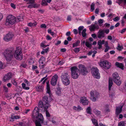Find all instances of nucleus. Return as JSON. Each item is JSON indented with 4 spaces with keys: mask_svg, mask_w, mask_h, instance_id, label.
Wrapping results in <instances>:
<instances>
[{
    "mask_svg": "<svg viewBox=\"0 0 126 126\" xmlns=\"http://www.w3.org/2000/svg\"><path fill=\"white\" fill-rule=\"evenodd\" d=\"M50 102L47 96H44L43 98L42 101H40L39 102V107L42 111L45 112L50 107L49 103Z\"/></svg>",
    "mask_w": 126,
    "mask_h": 126,
    "instance_id": "nucleus-1",
    "label": "nucleus"
},
{
    "mask_svg": "<svg viewBox=\"0 0 126 126\" xmlns=\"http://www.w3.org/2000/svg\"><path fill=\"white\" fill-rule=\"evenodd\" d=\"M14 50L12 49H7L4 51L3 55L7 62H9L12 60L14 57Z\"/></svg>",
    "mask_w": 126,
    "mask_h": 126,
    "instance_id": "nucleus-2",
    "label": "nucleus"
},
{
    "mask_svg": "<svg viewBox=\"0 0 126 126\" xmlns=\"http://www.w3.org/2000/svg\"><path fill=\"white\" fill-rule=\"evenodd\" d=\"M62 81L63 84L65 85H68L70 83L69 76L67 72H64L62 74L61 76Z\"/></svg>",
    "mask_w": 126,
    "mask_h": 126,
    "instance_id": "nucleus-3",
    "label": "nucleus"
},
{
    "mask_svg": "<svg viewBox=\"0 0 126 126\" xmlns=\"http://www.w3.org/2000/svg\"><path fill=\"white\" fill-rule=\"evenodd\" d=\"M16 48V49L14 50L15 52L14 56L16 60L19 61L21 60L23 58L22 48Z\"/></svg>",
    "mask_w": 126,
    "mask_h": 126,
    "instance_id": "nucleus-4",
    "label": "nucleus"
},
{
    "mask_svg": "<svg viewBox=\"0 0 126 126\" xmlns=\"http://www.w3.org/2000/svg\"><path fill=\"white\" fill-rule=\"evenodd\" d=\"M72 77L74 79H77L80 75L79 73V70L76 66L71 67L70 68Z\"/></svg>",
    "mask_w": 126,
    "mask_h": 126,
    "instance_id": "nucleus-5",
    "label": "nucleus"
},
{
    "mask_svg": "<svg viewBox=\"0 0 126 126\" xmlns=\"http://www.w3.org/2000/svg\"><path fill=\"white\" fill-rule=\"evenodd\" d=\"M112 80L118 85H120L121 83V81L120 80V77L117 72H115L113 74Z\"/></svg>",
    "mask_w": 126,
    "mask_h": 126,
    "instance_id": "nucleus-6",
    "label": "nucleus"
},
{
    "mask_svg": "<svg viewBox=\"0 0 126 126\" xmlns=\"http://www.w3.org/2000/svg\"><path fill=\"white\" fill-rule=\"evenodd\" d=\"M113 84V82L111 78H109V96L111 98H112L113 97L115 96V92L113 89L111 90V86Z\"/></svg>",
    "mask_w": 126,
    "mask_h": 126,
    "instance_id": "nucleus-7",
    "label": "nucleus"
},
{
    "mask_svg": "<svg viewBox=\"0 0 126 126\" xmlns=\"http://www.w3.org/2000/svg\"><path fill=\"white\" fill-rule=\"evenodd\" d=\"M16 21V17L14 16L10 15L8 16L6 20V25L9 24L13 25L14 24Z\"/></svg>",
    "mask_w": 126,
    "mask_h": 126,
    "instance_id": "nucleus-8",
    "label": "nucleus"
},
{
    "mask_svg": "<svg viewBox=\"0 0 126 126\" xmlns=\"http://www.w3.org/2000/svg\"><path fill=\"white\" fill-rule=\"evenodd\" d=\"M91 95V98L93 102H95L96 100V99L98 98L100 96L99 93L95 91H93L90 93Z\"/></svg>",
    "mask_w": 126,
    "mask_h": 126,
    "instance_id": "nucleus-9",
    "label": "nucleus"
},
{
    "mask_svg": "<svg viewBox=\"0 0 126 126\" xmlns=\"http://www.w3.org/2000/svg\"><path fill=\"white\" fill-rule=\"evenodd\" d=\"M91 73L92 75L96 79H99L100 78L98 70L97 68L93 67L91 69Z\"/></svg>",
    "mask_w": 126,
    "mask_h": 126,
    "instance_id": "nucleus-10",
    "label": "nucleus"
},
{
    "mask_svg": "<svg viewBox=\"0 0 126 126\" xmlns=\"http://www.w3.org/2000/svg\"><path fill=\"white\" fill-rule=\"evenodd\" d=\"M79 71H80L81 74L83 75H85L88 73V71L86 68L85 66L81 64L79 65Z\"/></svg>",
    "mask_w": 126,
    "mask_h": 126,
    "instance_id": "nucleus-11",
    "label": "nucleus"
},
{
    "mask_svg": "<svg viewBox=\"0 0 126 126\" xmlns=\"http://www.w3.org/2000/svg\"><path fill=\"white\" fill-rule=\"evenodd\" d=\"M101 66L106 69H108L111 67L110 63L107 61H101L99 63Z\"/></svg>",
    "mask_w": 126,
    "mask_h": 126,
    "instance_id": "nucleus-12",
    "label": "nucleus"
},
{
    "mask_svg": "<svg viewBox=\"0 0 126 126\" xmlns=\"http://www.w3.org/2000/svg\"><path fill=\"white\" fill-rule=\"evenodd\" d=\"M36 115V118L35 120H33V116H32V120L33 122L37 121V122H40L42 123L44 121V118L42 115L41 113H38Z\"/></svg>",
    "mask_w": 126,
    "mask_h": 126,
    "instance_id": "nucleus-13",
    "label": "nucleus"
},
{
    "mask_svg": "<svg viewBox=\"0 0 126 126\" xmlns=\"http://www.w3.org/2000/svg\"><path fill=\"white\" fill-rule=\"evenodd\" d=\"M39 66L40 69L44 68L45 63V58L42 57H41L39 61Z\"/></svg>",
    "mask_w": 126,
    "mask_h": 126,
    "instance_id": "nucleus-14",
    "label": "nucleus"
},
{
    "mask_svg": "<svg viewBox=\"0 0 126 126\" xmlns=\"http://www.w3.org/2000/svg\"><path fill=\"white\" fill-rule=\"evenodd\" d=\"M14 35L12 32H10L7 34L4 37V40L7 42H8L12 40Z\"/></svg>",
    "mask_w": 126,
    "mask_h": 126,
    "instance_id": "nucleus-15",
    "label": "nucleus"
},
{
    "mask_svg": "<svg viewBox=\"0 0 126 126\" xmlns=\"http://www.w3.org/2000/svg\"><path fill=\"white\" fill-rule=\"evenodd\" d=\"M79 102L84 105H87L89 104V101L85 96H83L80 98Z\"/></svg>",
    "mask_w": 126,
    "mask_h": 126,
    "instance_id": "nucleus-16",
    "label": "nucleus"
},
{
    "mask_svg": "<svg viewBox=\"0 0 126 126\" xmlns=\"http://www.w3.org/2000/svg\"><path fill=\"white\" fill-rule=\"evenodd\" d=\"M58 78V77L57 75H55L52 77L50 81L51 84L52 86H54L56 85Z\"/></svg>",
    "mask_w": 126,
    "mask_h": 126,
    "instance_id": "nucleus-17",
    "label": "nucleus"
},
{
    "mask_svg": "<svg viewBox=\"0 0 126 126\" xmlns=\"http://www.w3.org/2000/svg\"><path fill=\"white\" fill-rule=\"evenodd\" d=\"M97 44L99 45V47H101L103 44H104L105 47H109L108 46V42L107 41H105L104 40H99Z\"/></svg>",
    "mask_w": 126,
    "mask_h": 126,
    "instance_id": "nucleus-18",
    "label": "nucleus"
},
{
    "mask_svg": "<svg viewBox=\"0 0 126 126\" xmlns=\"http://www.w3.org/2000/svg\"><path fill=\"white\" fill-rule=\"evenodd\" d=\"M97 36L100 39L104 38L105 37L104 31L103 30H99L97 33Z\"/></svg>",
    "mask_w": 126,
    "mask_h": 126,
    "instance_id": "nucleus-19",
    "label": "nucleus"
},
{
    "mask_svg": "<svg viewBox=\"0 0 126 126\" xmlns=\"http://www.w3.org/2000/svg\"><path fill=\"white\" fill-rule=\"evenodd\" d=\"M38 113H39V109L38 107H36L34 108L32 113V116H33L34 120L36 118V115Z\"/></svg>",
    "mask_w": 126,
    "mask_h": 126,
    "instance_id": "nucleus-20",
    "label": "nucleus"
},
{
    "mask_svg": "<svg viewBox=\"0 0 126 126\" xmlns=\"http://www.w3.org/2000/svg\"><path fill=\"white\" fill-rule=\"evenodd\" d=\"M12 77V74L11 73H9L5 75L3 77V80L4 82L9 80Z\"/></svg>",
    "mask_w": 126,
    "mask_h": 126,
    "instance_id": "nucleus-21",
    "label": "nucleus"
},
{
    "mask_svg": "<svg viewBox=\"0 0 126 126\" xmlns=\"http://www.w3.org/2000/svg\"><path fill=\"white\" fill-rule=\"evenodd\" d=\"M123 106H120L118 107H116V114L118 115L122 111Z\"/></svg>",
    "mask_w": 126,
    "mask_h": 126,
    "instance_id": "nucleus-22",
    "label": "nucleus"
},
{
    "mask_svg": "<svg viewBox=\"0 0 126 126\" xmlns=\"http://www.w3.org/2000/svg\"><path fill=\"white\" fill-rule=\"evenodd\" d=\"M99 26H98L95 25H92L89 28L90 31H94L95 30H97L99 28Z\"/></svg>",
    "mask_w": 126,
    "mask_h": 126,
    "instance_id": "nucleus-23",
    "label": "nucleus"
},
{
    "mask_svg": "<svg viewBox=\"0 0 126 126\" xmlns=\"http://www.w3.org/2000/svg\"><path fill=\"white\" fill-rule=\"evenodd\" d=\"M115 65L117 67L120 68L122 70L124 69V65L122 63L117 62L115 63Z\"/></svg>",
    "mask_w": 126,
    "mask_h": 126,
    "instance_id": "nucleus-24",
    "label": "nucleus"
},
{
    "mask_svg": "<svg viewBox=\"0 0 126 126\" xmlns=\"http://www.w3.org/2000/svg\"><path fill=\"white\" fill-rule=\"evenodd\" d=\"M97 52L96 51L94 50L93 51L91 50L90 51H89L88 52V53H87V54L89 55H91L92 53H93V54L92 55V57H94L95 56V54H96Z\"/></svg>",
    "mask_w": 126,
    "mask_h": 126,
    "instance_id": "nucleus-25",
    "label": "nucleus"
},
{
    "mask_svg": "<svg viewBox=\"0 0 126 126\" xmlns=\"http://www.w3.org/2000/svg\"><path fill=\"white\" fill-rule=\"evenodd\" d=\"M47 93H48L50 95L51 94V92L50 90V88L49 87V85L48 82L47 83Z\"/></svg>",
    "mask_w": 126,
    "mask_h": 126,
    "instance_id": "nucleus-26",
    "label": "nucleus"
},
{
    "mask_svg": "<svg viewBox=\"0 0 126 126\" xmlns=\"http://www.w3.org/2000/svg\"><path fill=\"white\" fill-rule=\"evenodd\" d=\"M86 111L87 113L90 114H92V110L91 107H88L86 109Z\"/></svg>",
    "mask_w": 126,
    "mask_h": 126,
    "instance_id": "nucleus-27",
    "label": "nucleus"
},
{
    "mask_svg": "<svg viewBox=\"0 0 126 126\" xmlns=\"http://www.w3.org/2000/svg\"><path fill=\"white\" fill-rule=\"evenodd\" d=\"M57 90L56 91V94L58 95H60L61 94V88L58 87L57 88Z\"/></svg>",
    "mask_w": 126,
    "mask_h": 126,
    "instance_id": "nucleus-28",
    "label": "nucleus"
},
{
    "mask_svg": "<svg viewBox=\"0 0 126 126\" xmlns=\"http://www.w3.org/2000/svg\"><path fill=\"white\" fill-rule=\"evenodd\" d=\"M37 91L39 92H42L43 91V86L40 85L36 87Z\"/></svg>",
    "mask_w": 126,
    "mask_h": 126,
    "instance_id": "nucleus-29",
    "label": "nucleus"
},
{
    "mask_svg": "<svg viewBox=\"0 0 126 126\" xmlns=\"http://www.w3.org/2000/svg\"><path fill=\"white\" fill-rule=\"evenodd\" d=\"M20 117L18 115H14V114L11 115V118L12 120L14 119H19Z\"/></svg>",
    "mask_w": 126,
    "mask_h": 126,
    "instance_id": "nucleus-30",
    "label": "nucleus"
},
{
    "mask_svg": "<svg viewBox=\"0 0 126 126\" xmlns=\"http://www.w3.org/2000/svg\"><path fill=\"white\" fill-rule=\"evenodd\" d=\"M36 25V22L35 21L33 22L29 23L28 24V26L32 27L33 26H35Z\"/></svg>",
    "mask_w": 126,
    "mask_h": 126,
    "instance_id": "nucleus-31",
    "label": "nucleus"
},
{
    "mask_svg": "<svg viewBox=\"0 0 126 126\" xmlns=\"http://www.w3.org/2000/svg\"><path fill=\"white\" fill-rule=\"evenodd\" d=\"M92 120L93 123L95 126H99L98 124L97 121L96 120L94 119H92Z\"/></svg>",
    "mask_w": 126,
    "mask_h": 126,
    "instance_id": "nucleus-32",
    "label": "nucleus"
},
{
    "mask_svg": "<svg viewBox=\"0 0 126 126\" xmlns=\"http://www.w3.org/2000/svg\"><path fill=\"white\" fill-rule=\"evenodd\" d=\"M86 29H85L83 30L81 33V34L83 37H85L87 35L86 33Z\"/></svg>",
    "mask_w": 126,
    "mask_h": 126,
    "instance_id": "nucleus-33",
    "label": "nucleus"
},
{
    "mask_svg": "<svg viewBox=\"0 0 126 126\" xmlns=\"http://www.w3.org/2000/svg\"><path fill=\"white\" fill-rule=\"evenodd\" d=\"M23 20V18L22 16H17L16 20L17 22L22 21Z\"/></svg>",
    "mask_w": 126,
    "mask_h": 126,
    "instance_id": "nucleus-34",
    "label": "nucleus"
},
{
    "mask_svg": "<svg viewBox=\"0 0 126 126\" xmlns=\"http://www.w3.org/2000/svg\"><path fill=\"white\" fill-rule=\"evenodd\" d=\"M49 48H47L45 49H43L42 51L41 52V54H44L45 53H47L49 50Z\"/></svg>",
    "mask_w": 126,
    "mask_h": 126,
    "instance_id": "nucleus-35",
    "label": "nucleus"
},
{
    "mask_svg": "<svg viewBox=\"0 0 126 126\" xmlns=\"http://www.w3.org/2000/svg\"><path fill=\"white\" fill-rule=\"evenodd\" d=\"M41 5L43 6H45L48 5L47 3L46 0H42L41 3Z\"/></svg>",
    "mask_w": 126,
    "mask_h": 126,
    "instance_id": "nucleus-36",
    "label": "nucleus"
},
{
    "mask_svg": "<svg viewBox=\"0 0 126 126\" xmlns=\"http://www.w3.org/2000/svg\"><path fill=\"white\" fill-rule=\"evenodd\" d=\"M94 114L97 115H99L101 113V112L100 111H98L96 109L94 110Z\"/></svg>",
    "mask_w": 126,
    "mask_h": 126,
    "instance_id": "nucleus-37",
    "label": "nucleus"
},
{
    "mask_svg": "<svg viewBox=\"0 0 126 126\" xmlns=\"http://www.w3.org/2000/svg\"><path fill=\"white\" fill-rule=\"evenodd\" d=\"M83 28L84 27L82 26H80L78 28V30H79V35H81V31L82 30Z\"/></svg>",
    "mask_w": 126,
    "mask_h": 126,
    "instance_id": "nucleus-38",
    "label": "nucleus"
},
{
    "mask_svg": "<svg viewBox=\"0 0 126 126\" xmlns=\"http://www.w3.org/2000/svg\"><path fill=\"white\" fill-rule=\"evenodd\" d=\"M125 121H121L118 124V126H125Z\"/></svg>",
    "mask_w": 126,
    "mask_h": 126,
    "instance_id": "nucleus-39",
    "label": "nucleus"
},
{
    "mask_svg": "<svg viewBox=\"0 0 126 126\" xmlns=\"http://www.w3.org/2000/svg\"><path fill=\"white\" fill-rule=\"evenodd\" d=\"M47 77V76H46L45 77H44L42 78L41 80L39 81V83H40L42 81L44 80V81H43V82L42 83L43 84H44L45 83L46 80H47V79L46 78V77Z\"/></svg>",
    "mask_w": 126,
    "mask_h": 126,
    "instance_id": "nucleus-40",
    "label": "nucleus"
},
{
    "mask_svg": "<svg viewBox=\"0 0 126 126\" xmlns=\"http://www.w3.org/2000/svg\"><path fill=\"white\" fill-rule=\"evenodd\" d=\"M80 41L79 40H78L76 42L74 43L73 44V47H77L78 46L79 44Z\"/></svg>",
    "mask_w": 126,
    "mask_h": 126,
    "instance_id": "nucleus-41",
    "label": "nucleus"
},
{
    "mask_svg": "<svg viewBox=\"0 0 126 126\" xmlns=\"http://www.w3.org/2000/svg\"><path fill=\"white\" fill-rule=\"evenodd\" d=\"M92 45V44L91 42H85L86 46L87 47H90Z\"/></svg>",
    "mask_w": 126,
    "mask_h": 126,
    "instance_id": "nucleus-42",
    "label": "nucleus"
},
{
    "mask_svg": "<svg viewBox=\"0 0 126 126\" xmlns=\"http://www.w3.org/2000/svg\"><path fill=\"white\" fill-rule=\"evenodd\" d=\"M3 89L4 92L5 93H7L9 91V89L7 87L5 86H3Z\"/></svg>",
    "mask_w": 126,
    "mask_h": 126,
    "instance_id": "nucleus-43",
    "label": "nucleus"
},
{
    "mask_svg": "<svg viewBox=\"0 0 126 126\" xmlns=\"http://www.w3.org/2000/svg\"><path fill=\"white\" fill-rule=\"evenodd\" d=\"M95 4L94 3H92L91 6V12H93L94 9Z\"/></svg>",
    "mask_w": 126,
    "mask_h": 126,
    "instance_id": "nucleus-44",
    "label": "nucleus"
},
{
    "mask_svg": "<svg viewBox=\"0 0 126 126\" xmlns=\"http://www.w3.org/2000/svg\"><path fill=\"white\" fill-rule=\"evenodd\" d=\"M22 86L23 89L25 90H29V87H26V84L25 83H23L22 84Z\"/></svg>",
    "mask_w": 126,
    "mask_h": 126,
    "instance_id": "nucleus-45",
    "label": "nucleus"
},
{
    "mask_svg": "<svg viewBox=\"0 0 126 126\" xmlns=\"http://www.w3.org/2000/svg\"><path fill=\"white\" fill-rule=\"evenodd\" d=\"M35 124L36 125V126H41V125L40 122H37V121H34Z\"/></svg>",
    "mask_w": 126,
    "mask_h": 126,
    "instance_id": "nucleus-46",
    "label": "nucleus"
},
{
    "mask_svg": "<svg viewBox=\"0 0 126 126\" xmlns=\"http://www.w3.org/2000/svg\"><path fill=\"white\" fill-rule=\"evenodd\" d=\"M45 111H46V116L47 117H50V115L48 111L47 110V109Z\"/></svg>",
    "mask_w": 126,
    "mask_h": 126,
    "instance_id": "nucleus-47",
    "label": "nucleus"
},
{
    "mask_svg": "<svg viewBox=\"0 0 126 126\" xmlns=\"http://www.w3.org/2000/svg\"><path fill=\"white\" fill-rule=\"evenodd\" d=\"M126 47V43H124L123 45L121 46H120L119 44H118V46H117V47Z\"/></svg>",
    "mask_w": 126,
    "mask_h": 126,
    "instance_id": "nucleus-48",
    "label": "nucleus"
},
{
    "mask_svg": "<svg viewBox=\"0 0 126 126\" xmlns=\"http://www.w3.org/2000/svg\"><path fill=\"white\" fill-rule=\"evenodd\" d=\"M119 18L118 16H116L113 19V20L115 21H117L119 20Z\"/></svg>",
    "mask_w": 126,
    "mask_h": 126,
    "instance_id": "nucleus-49",
    "label": "nucleus"
},
{
    "mask_svg": "<svg viewBox=\"0 0 126 126\" xmlns=\"http://www.w3.org/2000/svg\"><path fill=\"white\" fill-rule=\"evenodd\" d=\"M24 81V82L26 84V85L27 86H29L30 85V82L27 79H25Z\"/></svg>",
    "mask_w": 126,
    "mask_h": 126,
    "instance_id": "nucleus-50",
    "label": "nucleus"
},
{
    "mask_svg": "<svg viewBox=\"0 0 126 126\" xmlns=\"http://www.w3.org/2000/svg\"><path fill=\"white\" fill-rule=\"evenodd\" d=\"M78 110L77 111H79L81 110H83V109L80 107V106L79 105L77 107Z\"/></svg>",
    "mask_w": 126,
    "mask_h": 126,
    "instance_id": "nucleus-51",
    "label": "nucleus"
},
{
    "mask_svg": "<svg viewBox=\"0 0 126 126\" xmlns=\"http://www.w3.org/2000/svg\"><path fill=\"white\" fill-rule=\"evenodd\" d=\"M40 27L41 28H46V26L45 24H42L40 26Z\"/></svg>",
    "mask_w": 126,
    "mask_h": 126,
    "instance_id": "nucleus-52",
    "label": "nucleus"
},
{
    "mask_svg": "<svg viewBox=\"0 0 126 126\" xmlns=\"http://www.w3.org/2000/svg\"><path fill=\"white\" fill-rule=\"evenodd\" d=\"M103 19H100L98 21V22L99 24H101L103 22Z\"/></svg>",
    "mask_w": 126,
    "mask_h": 126,
    "instance_id": "nucleus-53",
    "label": "nucleus"
},
{
    "mask_svg": "<svg viewBox=\"0 0 126 126\" xmlns=\"http://www.w3.org/2000/svg\"><path fill=\"white\" fill-rule=\"evenodd\" d=\"M67 20L68 21H71V16L70 15L68 16L67 18Z\"/></svg>",
    "mask_w": 126,
    "mask_h": 126,
    "instance_id": "nucleus-54",
    "label": "nucleus"
},
{
    "mask_svg": "<svg viewBox=\"0 0 126 126\" xmlns=\"http://www.w3.org/2000/svg\"><path fill=\"white\" fill-rule=\"evenodd\" d=\"M74 50L75 52H78L79 51V48H75Z\"/></svg>",
    "mask_w": 126,
    "mask_h": 126,
    "instance_id": "nucleus-55",
    "label": "nucleus"
},
{
    "mask_svg": "<svg viewBox=\"0 0 126 126\" xmlns=\"http://www.w3.org/2000/svg\"><path fill=\"white\" fill-rule=\"evenodd\" d=\"M46 38L48 40H50L52 38L49 35H48L47 36Z\"/></svg>",
    "mask_w": 126,
    "mask_h": 126,
    "instance_id": "nucleus-56",
    "label": "nucleus"
},
{
    "mask_svg": "<svg viewBox=\"0 0 126 126\" xmlns=\"http://www.w3.org/2000/svg\"><path fill=\"white\" fill-rule=\"evenodd\" d=\"M37 68V66H34V65H32V70H34L35 69H36Z\"/></svg>",
    "mask_w": 126,
    "mask_h": 126,
    "instance_id": "nucleus-57",
    "label": "nucleus"
},
{
    "mask_svg": "<svg viewBox=\"0 0 126 126\" xmlns=\"http://www.w3.org/2000/svg\"><path fill=\"white\" fill-rule=\"evenodd\" d=\"M3 64L2 62L0 61V70L3 69Z\"/></svg>",
    "mask_w": 126,
    "mask_h": 126,
    "instance_id": "nucleus-58",
    "label": "nucleus"
},
{
    "mask_svg": "<svg viewBox=\"0 0 126 126\" xmlns=\"http://www.w3.org/2000/svg\"><path fill=\"white\" fill-rule=\"evenodd\" d=\"M11 7L15 9L16 8V6L15 4H13V3H11Z\"/></svg>",
    "mask_w": 126,
    "mask_h": 126,
    "instance_id": "nucleus-59",
    "label": "nucleus"
},
{
    "mask_svg": "<svg viewBox=\"0 0 126 126\" xmlns=\"http://www.w3.org/2000/svg\"><path fill=\"white\" fill-rule=\"evenodd\" d=\"M99 11V9L97 8L96 9L95 11V13L96 14H98Z\"/></svg>",
    "mask_w": 126,
    "mask_h": 126,
    "instance_id": "nucleus-60",
    "label": "nucleus"
},
{
    "mask_svg": "<svg viewBox=\"0 0 126 126\" xmlns=\"http://www.w3.org/2000/svg\"><path fill=\"white\" fill-rule=\"evenodd\" d=\"M35 1L34 0H28V1L29 2V3L33 4Z\"/></svg>",
    "mask_w": 126,
    "mask_h": 126,
    "instance_id": "nucleus-61",
    "label": "nucleus"
},
{
    "mask_svg": "<svg viewBox=\"0 0 126 126\" xmlns=\"http://www.w3.org/2000/svg\"><path fill=\"white\" fill-rule=\"evenodd\" d=\"M25 32H28L29 31V29L28 27H26L25 29H24Z\"/></svg>",
    "mask_w": 126,
    "mask_h": 126,
    "instance_id": "nucleus-62",
    "label": "nucleus"
},
{
    "mask_svg": "<svg viewBox=\"0 0 126 126\" xmlns=\"http://www.w3.org/2000/svg\"><path fill=\"white\" fill-rule=\"evenodd\" d=\"M12 82L13 84L15 86H16L17 85V83L16 82L15 80H13Z\"/></svg>",
    "mask_w": 126,
    "mask_h": 126,
    "instance_id": "nucleus-63",
    "label": "nucleus"
},
{
    "mask_svg": "<svg viewBox=\"0 0 126 126\" xmlns=\"http://www.w3.org/2000/svg\"><path fill=\"white\" fill-rule=\"evenodd\" d=\"M73 32L74 34H77L78 33L77 30L76 29H74Z\"/></svg>",
    "mask_w": 126,
    "mask_h": 126,
    "instance_id": "nucleus-64",
    "label": "nucleus"
}]
</instances>
